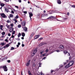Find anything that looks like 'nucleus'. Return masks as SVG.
Masks as SVG:
<instances>
[{"mask_svg": "<svg viewBox=\"0 0 75 75\" xmlns=\"http://www.w3.org/2000/svg\"><path fill=\"white\" fill-rule=\"evenodd\" d=\"M60 48H62V49H64V46L62 45H61L60 46Z\"/></svg>", "mask_w": 75, "mask_h": 75, "instance_id": "5701e85b", "label": "nucleus"}, {"mask_svg": "<svg viewBox=\"0 0 75 75\" xmlns=\"http://www.w3.org/2000/svg\"><path fill=\"white\" fill-rule=\"evenodd\" d=\"M35 54V53H33L31 55H32V56H34Z\"/></svg>", "mask_w": 75, "mask_h": 75, "instance_id": "a18cd8bd", "label": "nucleus"}, {"mask_svg": "<svg viewBox=\"0 0 75 75\" xmlns=\"http://www.w3.org/2000/svg\"><path fill=\"white\" fill-rule=\"evenodd\" d=\"M42 16L43 17H46V16H48V14L45 13L42 15Z\"/></svg>", "mask_w": 75, "mask_h": 75, "instance_id": "9b49d317", "label": "nucleus"}, {"mask_svg": "<svg viewBox=\"0 0 75 75\" xmlns=\"http://www.w3.org/2000/svg\"><path fill=\"white\" fill-rule=\"evenodd\" d=\"M71 6L72 7H73V8H75V5H71Z\"/></svg>", "mask_w": 75, "mask_h": 75, "instance_id": "58836bf2", "label": "nucleus"}, {"mask_svg": "<svg viewBox=\"0 0 75 75\" xmlns=\"http://www.w3.org/2000/svg\"><path fill=\"white\" fill-rule=\"evenodd\" d=\"M67 18H64V21H65V20H67Z\"/></svg>", "mask_w": 75, "mask_h": 75, "instance_id": "4d7b16f0", "label": "nucleus"}, {"mask_svg": "<svg viewBox=\"0 0 75 75\" xmlns=\"http://www.w3.org/2000/svg\"><path fill=\"white\" fill-rule=\"evenodd\" d=\"M7 62H8V63H10V62H11V61H10V60H8L7 61Z\"/></svg>", "mask_w": 75, "mask_h": 75, "instance_id": "de8ad7c7", "label": "nucleus"}, {"mask_svg": "<svg viewBox=\"0 0 75 75\" xmlns=\"http://www.w3.org/2000/svg\"><path fill=\"white\" fill-rule=\"evenodd\" d=\"M9 31L10 33H12L13 31V30H14V28L13 27H10V28Z\"/></svg>", "mask_w": 75, "mask_h": 75, "instance_id": "39448f33", "label": "nucleus"}, {"mask_svg": "<svg viewBox=\"0 0 75 75\" xmlns=\"http://www.w3.org/2000/svg\"><path fill=\"white\" fill-rule=\"evenodd\" d=\"M67 15H68V16H69V13L68 12L67 13Z\"/></svg>", "mask_w": 75, "mask_h": 75, "instance_id": "e2e57ef3", "label": "nucleus"}, {"mask_svg": "<svg viewBox=\"0 0 75 75\" xmlns=\"http://www.w3.org/2000/svg\"><path fill=\"white\" fill-rule=\"evenodd\" d=\"M2 68H3L4 70V71H7L8 69H7V67L6 66H3Z\"/></svg>", "mask_w": 75, "mask_h": 75, "instance_id": "f03ea898", "label": "nucleus"}, {"mask_svg": "<svg viewBox=\"0 0 75 75\" xmlns=\"http://www.w3.org/2000/svg\"><path fill=\"white\" fill-rule=\"evenodd\" d=\"M22 34V37H25V33H21Z\"/></svg>", "mask_w": 75, "mask_h": 75, "instance_id": "6ab92c4d", "label": "nucleus"}, {"mask_svg": "<svg viewBox=\"0 0 75 75\" xmlns=\"http://www.w3.org/2000/svg\"><path fill=\"white\" fill-rule=\"evenodd\" d=\"M42 39H43V38H39L38 39V40H39V41H40V40H42Z\"/></svg>", "mask_w": 75, "mask_h": 75, "instance_id": "a19ab883", "label": "nucleus"}, {"mask_svg": "<svg viewBox=\"0 0 75 75\" xmlns=\"http://www.w3.org/2000/svg\"><path fill=\"white\" fill-rule=\"evenodd\" d=\"M39 75H44V73H42V72H41L40 74H39Z\"/></svg>", "mask_w": 75, "mask_h": 75, "instance_id": "cd10ccee", "label": "nucleus"}, {"mask_svg": "<svg viewBox=\"0 0 75 75\" xmlns=\"http://www.w3.org/2000/svg\"><path fill=\"white\" fill-rule=\"evenodd\" d=\"M18 45H20V42H18Z\"/></svg>", "mask_w": 75, "mask_h": 75, "instance_id": "338daca9", "label": "nucleus"}, {"mask_svg": "<svg viewBox=\"0 0 75 75\" xmlns=\"http://www.w3.org/2000/svg\"><path fill=\"white\" fill-rule=\"evenodd\" d=\"M5 11L7 13H8V8H5Z\"/></svg>", "mask_w": 75, "mask_h": 75, "instance_id": "aec40b11", "label": "nucleus"}, {"mask_svg": "<svg viewBox=\"0 0 75 75\" xmlns=\"http://www.w3.org/2000/svg\"><path fill=\"white\" fill-rule=\"evenodd\" d=\"M6 25V26L7 27V28H9L10 27V25H8L7 26V25Z\"/></svg>", "mask_w": 75, "mask_h": 75, "instance_id": "c03bdc74", "label": "nucleus"}, {"mask_svg": "<svg viewBox=\"0 0 75 75\" xmlns=\"http://www.w3.org/2000/svg\"><path fill=\"white\" fill-rule=\"evenodd\" d=\"M22 25L23 27H25V21H23L22 22Z\"/></svg>", "mask_w": 75, "mask_h": 75, "instance_id": "20e7f679", "label": "nucleus"}, {"mask_svg": "<svg viewBox=\"0 0 75 75\" xmlns=\"http://www.w3.org/2000/svg\"><path fill=\"white\" fill-rule=\"evenodd\" d=\"M15 7L16 8H18V7L17 6H15Z\"/></svg>", "mask_w": 75, "mask_h": 75, "instance_id": "052dcab7", "label": "nucleus"}, {"mask_svg": "<svg viewBox=\"0 0 75 75\" xmlns=\"http://www.w3.org/2000/svg\"><path fill=\"white\" fill-rule=\"evenodd\" d=\"M30 20H31V21H32V18H31V17H30Z\"/></svg>", "mask_w": 75, "mask_h": 75, "instance_id": "680f3d73", "label": "nucleus"}, {"mask_svg": "<svg viewBox=\"0 0 75 75\" xmlns=\"http://www.w3.org/2000/svg\"><path fill=\"white\" fill-rule=\"evenodd\" d=\"M28 73L29 74V75H32V74L31 73V72H30V70H29L28 71Z\"/></svg>", "mask_w": 75, "mask_h": 75, "instance_id": "412c9836", "label": "nucleus"}, {"mask_svg": "<svg viewBox=\"0 0 75 75\" xmlns=\"http://www.w3.org/2000/svg\"><path fill=\"white\" fill-rule=\"evenodd\" d=\"M22 46L23 47L24 46V45L23 44H22Z\"/></svg>", "mask_w": 75, "mask_h": 75, "instance_id": "69168bd1", "label": "nucleus"}, {"mask_svg": "<svg viewBox=\"0 0 75 75\" xmlns=\"http://www.w3.org/2000/svg\"><path fill=\"white\" fill-rule=\"evenodd\" d=\"M37 52V50L35 49L33 50V53H34V54H35V53Z\"/></svg>", "mask_w": 75, "mask_h": 75, "instance_id": "dca6fc26", "label": "nucleus"}, {"mask_svg": "<svg viewBox=\"0 0 75 75\" xmlns=\"http://www.w3.org/2000/svg\"><path fill=\"white\" fill-rule=\"evenodd\" d=\"M9 17L11 18L13 17V15L12 14H10L9 15Z\"/></svg>", "mask_w": 75, "mask_h": 75, "instance_id": "4be33fe9", "label": "nucleus"}, {"mask_svg": "<svg viewBox=\"0 0 75 75\" xmlns=\"http://www.w3.org/2000/svg\"><path fill=\"white\" fill-rule=\"evenodd\" d=\"M0 15L1 17H2L3 18H7V16H6V15H5V14H4V13H2V14H0Z\"/></svg>", "mask_w": 75, "mask_h": 75, "instance_id": "7ed1b4c3", "label": "nucleus"}, {"mask_svg": "<svg viewBox=\"0 0 75 75\" xmlns=\"http://www.w3.org/2000/svg\"><path fill=\"white\" fill-rule=\"evenodd\" d=\"M35 34V33H33L30 36L31 37H33V35Z\"/></svg>", "mask_w": 75, "mask_h": 75, "instance_id": "7c9ffc66", "label": "nucleus"}, {"mask_svg": "<svg viewBox=\"0 0 75 75\" xmlns=\"http://www.w3.org/2000/svg\"><path fill=\"white\" fill-rule=\"evenodd\" d=\"M21 33H19V34H18V37H20V36H21Z\"/></svg>", "mask_w": 75, "mask_h": 75, "instance_id": "393cba45", "label": "nucleus"}, {"mask_svg": "<svg viewBox=\"0 0 75 75\" xmlns=\"http://www.w3.org/2000/svg\"><path fill=\"white\" fill-rule=\"evenodd\" d=\"M18 28H21V25H18Z\"/></svg>", "mask_w": 75, "mask_h": 75, "instance_id": "2f4dec72", "label": "nucleus"}, {"mask_svg": "<svg viewBox=\"0 0 75 75\" xmlns=\"http://www.w3.org/2000/svg\"><path fill=\"white\" fill-rule=\"evenodd\" d=\"M56 51L57 52H60V50H56Z\"/></svg>", "mask_w": 75, "mask_h": 75, "instance_id": "3c124183", "label": "nucleus"}, {"mask_svg": "<svg viewBox=\"0 0 75 75\" xmlns=\"http://www.w3.org/2000/svg\"><path fill=\"white\" fill-rule=\"evenodd\" d=\"M45 58L46 59V58H47L46 57H45L43 58V59H45Z\"/></svg>", "mask_w": 75, "mask_h": 75, "instance_id": "0e129e2a", "label": "nucleus"}, {"mask_svg": "<svg viewBox=\"0 0 75 75\" xmlns=\"http://www.w3.org/2000/svg\"><path fill=\"white\" fill-rule=\"evenodd\" d=\"M7 47L6 46V45L4 46V48H6Z\"/></svg>", "mask_w": 75, "mask_h": 75, "instance_id": "bf43d9fd", "label": "nucleus"}, {"mask_svg": "<svg viewBox=\"0 0 75 75\" xmlns=\"http://www.w3.org/2000/svg\"><path fill=\"white\" fill-rule=\"evenodd\" d=\"M68 52H67V51H64V54H67V53Z\"/></svg>", "mask_w": 75, "mask_h": 75, "instance_id": "473e14b6", "label": "nucleus"}, {"mask_svg": "<svg viewBox=\"0 0 75 75\" xmlns=\"http://www.w3.org/2000/svg\"><path fill=\"white\" fill-rule=\"evenodd\" d=\"M11 38H14V35H12Z\"/></svg>", "mask_w": 75, "mask_h": 75, "instance_id": "603ef678", "label": "nucleus"}, {"mask_svg": "<svg viewBox=\"0 0 75 75\" xmlns=\"http://www.w3.org/2000/svg\"><path fill=\"white\" fill-rule=\"evenodd\" d=\"M15 33H16V31H13L12 33V35H14V34H15Z\"/></svg>", "mask_w": 75, "mask_h": 75, "instance_id": "72a5a7b5", "label": "nucleus"}, {"mask_svg": "<svg viewBox=\"0 0 75 75\" xmlns=\"http://www.w3.org/2000/svg\"><path fill=\"white\" fill-rule=\"evenodd\" d=\"M40 13L38 14L37 16L40 17Z\"/></svg>", "mask_w": 75, "mask_h": 75, "instance_id": "13d9d810", "label": "nucleus"}, {"mask_svg": "<svg viewBox=\"0 0 75 75\" xmlns=\"http://www.w3.org/2000/svg\"><path fill=\"white\" fill-rule=\"evenodd\" d=\"M1 45H4V43L2 42L1 43Z\"/></svg>", "mask_w": 75, "mask_h": 75, "instance_id": "37998d69", "label": "nucleus"}, {"mask_svg": "<svg viewBox=\"0 0 75 75\" xmlns=\"http://www.w3.org/2000/svg\"><path fill=\"white\" fill-rule=\"evenodd\" d=\"M13 21H15V24H16V23L17 22V20H16V19H14Z\"/></svg>", "mask_w": 75, "mask_h": 75, "instance_id": "b1692460", "label": "nucleus"}, {"mask_svg": "<svg viewBox=\"0 0 75 75\" xmlns=\"http://www.w3.org/2000/svg\"><path fill=\"white\" fill-rule=\"evenodd\" d=\"M30 64V60H29L28 62L26 64V66L28 67L29 65V64Z\"/></svg>", "mask_w": 75, "mask_h": 75, "instance_id": "423d86ee", "label": "nucleus"}, {"mask_svg": "<svg viewBox=\"0 0 75 75\" xmlns=\"http://www.w3.org/2000/svg\"><path fill=\"white\" fill-rule=\"evenodd\" d=\"M47 44V43L45 42H42L40 44V46H42V45H46Z\"/></svg>", "mask_w": 75, "mask_h": 75, "instance_id": "6e6552de", "label": "nucleus"}, {"mask_svg": "<svg viewBox=\"0 0 75 75\" xmlns=\"http://www.w3.org/2000/svg\"><path fill=\"white\" fill-rule=\"evenodd\" d=\"M19 3H21V0H18Z\"/></svg>", "mask_w": 75, "mask_h": 75, "instance_id": "6e6d98bb", "label": "nucleus"}, {"mask_svg": "<svg viewBox=\"0 0 75 75\" xmlns=\"http://www.w3.org/2000/svg\"><path fill=\"white\" fill-rule=\"evenodd\" d=\"M5 32H3L2 33V34L3 35H5Z\"/></svg>", "mask_w": 75, "mask_h": 75, "instance_id": "f704fd0d", "label": "nucleus"}, {"mask_svg": "<svg viewBox=\"0 0 75 75\" xmlns=\"http://www.w3.org/2000/svg\"><path fill=\"white\" fill-rule=\"evenodd\" d=\"M57 3L59 4H61V1L60 0H58L57 1Z\"/></svg>", "mask_w": 75, "mask_h": 75, "instance_id": "1a4fd4ad", "label": "nucleus"}, {"mask_svg": "<svg viewBox=\"0 0 75 75\" xmlns=\"http://www.w3.org/2000/svg\"><path fill=\"white\" fill-rule=\"evenodd\" d=\"M29 17H31L33 16V14L32 13H29Z\"/></svg>", "mask_w": 75, "mask_h": 75, "instance_id": "ddd939ff", "label": "nucleus"}, {"mask_svg": "<svg viewBox=\"0 0 75 75\" xmlns=\"http://www.w3.org/2000/svg\"><path fill=\"white\" fill-rule=\"evenodd\" d=\"M5 41H6V42H8V40H7V39H6L5 40Z\"/></svg>", "mask_w": 75, "mask_h": 75, "instance_id": "79ce46f5", "label": "nucleus"}, {"mask_svg": "<svg viewBox=\"0 0 75 75\" xmlns=\"http://www.w3.org/2000/svg\"><path fill=\"white\" fill-rule=\"evenodd\" d=\"M6 22L7 23H10V21L9 20H8L6 21Z\"/></svg>", "mask_w": 75, "mask_h": 75, "instance_id": "c756f323", "label": "nucleus"}, {"mask_svg": "<svg viewBox=\"0 0 75 75\" xmlns=\"http://www.w3.org/2000/svg\"><path fill=\"white\" fill-rule=\"evenodd\" d=\"M74 61L72 60L69 62V65L71 67V66H72V65H74Z\"/></svg>", "mask_w": 75, "mask_h": 75, "instance_id": "f257e3e1", "label": "nucleus"}, {"mask_svg": "<svg viewBox=\"0 0 75 75\" xmlns=\"http://www.w3.org/2000/svg\"><path fill=\"white\" fill-rule=\"evenodd\" d=\"M33 67H35V63H33Z\"/></svg>", "mask_w": 75, "mask_h": 75, "instance_id": "864d4df0", "label": "nucleus"}, {"mask_svg": "<svg viewBox=\"0 0 75 75\" xmlns=\"http://www.w3.org/2000/svg\"><path fill=\"white\" fill-rule=\"evenodd\" d=\"M4 5H5V4L1 3V2H0V6H1V7H4Z\"/></svg>", "mask_w": 75, "mask_h": 75, "instance_id": "9d476101", "label": "nucleus"}, {"mask_svg": "<svg viewBox=\"0 0 75 75\" xmlns=\"http://www.w3.org/2000/svg\"><path fill=\"white\" fill-rule=\"evenodd\" d=\"M4 1H5L6 2H8L9 1V0H3Z\"/></svg>", "mask_w": 75, "mask_h": 75, "instance_id": "4c0bfd02", "label": "nucleus"}, {"mask_svg": "<svg viewBox=\"0 0 75 75\" xmlns=\"http://www.w3.org/2000/svg\"><path fill=\"white\" fill-rule=\"evenodd\" d=\"M41 65H42V63H40L39 64V67H41Z\"/></svg>", "mask_w": 75, "mask_h": 75, "instance_id": "a878e982", "label": "nucleus"}, {"mask_svg": "<svg viewBox=\"0 0 75 75\" xmlns=\"http://www.w3.org/2000/svg\"><path fill=\"white\" fill-rule=\"evenodd\" d=\"M44 52V51L43 50H41L40 52V54H42Z\"/></svg>", "mask_w": 75, "mask_h": 75, "instance_id": "bb28decb", "label": "nucleus"}, {"mask_svg": "<svg viewBox=\"0 0 75 75\" xmlns=\"http://www.w3.org/2000/svg\"><path fill=\"white\" fill-rule=\"evenodd\" d=\"M50 14H52V13H53V12H54V11L52 10H50Z\"/></svg>", "mask_w": 75, "mask_h": 75, "instance_id": "f3484780", "label": "nucleus"}, {"mask_svg": "<svg viewBox=\"0 0 75 75\" xmlns=\"http://www.w3.org/2000/svg\"><path fill=\"white\" fill-rule=\"evenodd\" d=\"M39 37H40V35H36L35 37L34 38L35 39H37L39 38Z\"/></svg>", "mask_w": 75, "mask_h": 75, "instance_id": "4468645a", "label": "nucleus"}, {"mask_svg": "<svg viewBox=\"0 0 75 75\" xmlns=\"http://www.w3.org/2000/svg\"><path fill=\"white\" fill-rule=\"evenodd\" d=\"M23 13L24 14H27V11H24L23 12Z\"/></svg>", "mask_w": 75, "mask_h": 75, "instance_id": "ea45409f", "label": "nucleus"}, {"mask_svg": "<svg viewBox=\"0 0 75 75\" xmlns=\"http://www.w3.org/2000/svg\"><path fill=\"white\" fill-rule=\"evenodd\" d=\"M11 27H13V26L14 25L13 23L11 24Z\"/></svg>", "mask_w": 75, "mask_h": 75, "instance_id": "49530a36", "label": "nucleus"}, {"mask_svg": "<svg viewBox=\"0 0 75 75\" xmlns=\"http://www.w3.org/2000/svg\"><path fill=\"white\" fill-rule=\"evenodd\" d=\"M6 47H8L10 46V45L9 44H7L6 45Z\"/></svg>", "mask_w": 75, "mask_h": 75, "instance_id": "c9c22d12", "label": "nucleus"}, {"mask_svg": "<svg viewBox=\"0 0 75 75\" xmlns=\"http://www.w3.org/2000/svg\"><path fill=\"white\" fill-rule=\"evenodd\" d=\"M71 67V66L69 65V64H67L65 66V68H69V67Z\"/></svg>", "mask_w": 75, "mask_h": 75, "instance_id": "f8f14e48", "label": "nucleus"}, {"mask_svg": "<svg viewBox=\"0 0 75 75\" xmlns=\"http://www.w3.org/2000/svg\"><path fill=\"white\" fill-rule=\"evenodd\" d=\"M14 50V47H12L10 49V50Z\"/></svg>", "mask_w": 75, "mask_h": 75, "instance_id": "c85d7f7f", "label": "nucleus"}, {"mask_svg": "<svg viewBox=\"0 0 75 75\" xmlns=\"http://www.w3.org/2000/svg\"><path fill=\"white\" fill-rule=\"evenodd\" d=\"M51 18H53V19H55V18H56L53 16H51L49 17L48 18H47V19H51Z\"/></svg>", "mask_w": 75, "mask_h": 75, "instance_id": "0eeeda50", "label": "nucleus"}, {"mask_svg": "<svg viewBox=\"0 0 75 75\" xmlns=\"http://www.w3.org/2000/svg\"><path fill=\"white\" fill-rule=\"evenodd\" d=\"M11 13H12V14H14V12H13V10H12L11 11Z\"/></svg>", "mask_w": 75, "mask_h": 75, "instance_id": "8fccbe9b", "label": "nucleus"}, {"mask_svg": "<svg viewBox=\"0 0 75 75\" xmlns=\"http://www.w3.org/2000/svg\"><path fill=\"white\" fill-rule=\"evenodd\" d=\"M15 18H16V19H17V18H18V15H17L15 17Z\"/></svg>", "mask_w": 75, "mask_h": 75, "instance_id": "e433bc0d", "label": "nucleus"}, {"mask_svg": "<svg viewBox=\"0 0 75 75\" xmlns=\"http://www.w3.org/2000/svg\"><path fill=\"white\" fill-rule=\"evenodd\" d=\"M42 56H45V54H42Z\"/></svg>", "mask_w": 75, "mask_h": 75, "instance_id": "774afa93", "label": "nucleus"}, {"mask_svg": "<svg viewBox=\"0 0 75 75\" xmlns=\"http://www.w3.org/2000/svg\"><path fill=\"white\" fill-rule=\"evenodd\" d=\"M3 25H0V29L2 30V31H3Z\"/></svg>", "mask_w": 75, "mask_h": 75, "instance_id": "2eb2a0df", "label": "nucleus"}, {"mask_svg": "<svg viewBox=\"0 0 75 75\" xmlns=\"http://www.w3.org/2000/svg\"><path fill=\"white\" fill-rule=\"evenodd\" d=\"M24 30L25 31H27V28L26 27H24Z\"/></svg>", "mask_w": 75, "mask_h": 75, "instance_id": "a211bd4d", "label": "nucleus"}, {"mask_svg": "<svg viewBox=\"0 0 75 75\" xmlns=\"http://www.w3.org/2000/svg\"><path fill=\"white\" fill-rule=\"evenodd\" d=\"M8 35L9 36H11V34H10V33H8Z\"/></svg>", "mask_w": 75, "mask_h": 75, "instance_id": "5fc2aeb1", "label": "nucleus"}, {"mask_svg": "<svg viewBox=\"0 0 75 75\" xmlns=\"http://www.w3.org/2000/svg\"><path fill=\"white\" fill-rule=\"evenodd\" d=\"M45 52H48V50L47 49L46 50Z\"/></svg>", "mask_w": 75, "mask_h": 75, "instance_id": "09e8293b", "label": "nucleus"}]
</instances>
